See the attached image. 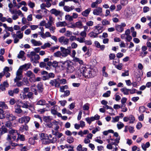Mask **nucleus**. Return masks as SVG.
<instances>
[{
	"label": "nucleus",
	"mask_w": 151,
	"mask_h": 151,
	"mask_svg": "<svg viewBox=\"0 0 151 151\" xmlns=\"http://www.w3.org/2000/svg\"><path fill=\"white\" fill-rule=\"evenodd\" d=\"M11 35L14 39V43H17L19 41V39H22L23 36V32H22L20 31L17 32L16 34L14 32H12Z\"/></svg>",
	"instance_id": "1"
},
{
	"label": "nucleus",
	"mask_w": 151,
	"mask_h": 151,
	"mask_svg": "<svg viewBox=\"0 0 151 151\" xmlns=\"http://www.w3.org/2000/svg\"><path fill=\"white\" fill-rule=\"evenodd\" d=\"M8 6L9 8V11L11 14H13L17 13L19 15H21L22 16H24V14L20 10H17L16 9H12L13 6V5L11 3L9 4Z\"/></svg>",
	"instance_id": "2"
},
{
	"label": "nucleus",
	"mask_w": 151,
	"mask_h": 151,
	"mask_svg": "<svg viewBox=\"0 0 151 151\" xmlns=\"http://www.w3.org/2000/svg\"><path fill=\"white\" fill-rule=\"evenodd\" d=\"M68 49H66L63 47H60V50L62 54V57H66L68 55H70L71 52L70 47H68Z\"/></svg>",
	"instance_id": "3"
},
{
	"label": "nucleus",
	"mask_w": 151,
	"mask_h": 151,
	"mask_svg": "<svg viewBox=\"0 0 151 151\" xmlns=\"http://www.w3.org/2000/svg\"><path fill=\"white\" fill-rule=\"evenodd\" d=\"M22 71L19 68L16 73V77L14 79V82H17L19 80H21L22 78Z\"/></svg>",
	"instance_id": "4"
},
{
	"label": "nucleus",
	"mask_w": 151,
	"mask_h": 151,
	"mask_svg": "<svg viewBox=\"0 0 151 151\" xmlns=\"http://www.w3.org/2000/svg\"><path fill=\"white\" fill-rule=\"evenodd\" d=\"M20 104H22V102L21 101H18V102H16L17 105L15 106L14 112L18 114H20L22 113V110L20 109Z\"/></svg>",
	"instance_id": "5"
},
{
	"label": "nucleus",
	"mask_w": 151,
	"mask_h": 151,
	"mask_svg": "<svg viewBox=\"0 0 151 151\" xmlns=\"http://www.w3.org/2000/svg\"><path fill=\"white\" fill-rule=\"evenodd\" d=\"M58 40L59 42L62 45H67L69 42V39L65 38L64 36L60 37Z\"/></svg>",
	"instance_id": "6"
},
{
	"label": "nucleus",
	"mask_w": 151,
	"mask_h": 151,
	"mask_svg": "<svg viewBox=\"0 0 151 151\" xmlns=\"http://www.w3.org/2000/svg\"><path fill=\"white\" fill-rule=\"evenodd\" d=\"M30 119V118L29 116H24L19 118L18 120V122L21 124L24 123L26 124L29 122Z\"/></svg>",
	"instance_id": "7"
},
{
	"label": "nucleus",
	"mask_w": 151,
	"mask_h": 151,
	"mask_svg": "<svg viewBox=\"0 0 151 151\" xmlns=\"http://www.w3.org/2000/svg\"><path fill=\"white\" fill-rule=\"evenodd\" d=\"M99 116L98 115H96L94 116H92L91 117H87L85 119V120L88 124H90L92 122L95 120H98L99 119Z\"/></svg>",
	"instance_id": "8"
},
{
	"label": "nucleus",
	"mask_w": 151,
	"mask_h": 151,
	"mask_svg": "<svg viewBox=\"0 0 151 151\" xmlns=\"http://www.w3.org/2000/svg\"><path fill=\"white\" fill-rule=\"evenodd\" d=\"M49 83L51 86H54L55 87L58 88L60 86V82H59L58 78L51 80Z\"/></svg>",
	"instance_id": "9"
},
{
	"label": "nucleus",
	"mask_w": 151,
	"mask_h": 151,
	"mask_svg": "<svg viewBox=\"0 0 151 151\" xmlns=\"http://www.w3.org/2000/svg\"><path fill=\"white\" fill-rule=\"evenodd\" d=\"M93 70L89 68H87V70L83 75V76L85 77H87L88 78H91L93 76L92 74Z\"/></svg>",
	"instance_id": "10"
},
{
	"label": "nucleus",
	"mask_w": 151,
	"mask_h": 151,
	"mask_svg": "<svg viewBox=\"0 0 151 151\" xmlns=\"http://www.w3.org/2000/svg\"><path fill=\"white\" fill-rule=\"evenodd\" d=\"M103 28L102 27L98 25L94 27L93 31L98 36L99 34L102 32Z\"/></svg>",
	"instance_id": "11"
},
{
	"label": "nucleus",
	"mask_w": 151,
	"mask_h": 151,
	"mask_svg": "<svg viewBox=\"0 0 151 151\" xmlns=\"http://www.w3.org/2000/svg\"><path fill=\"white\" fill-rule=\"evenodd\" d=\"M113 140H114V139H107V140L108 143L109 144L107 145L106 146V148L107 149H111L112 148V146H113V145H117L115 142H113Z\"/></svg>",
	"instance_id": "12"
},
{
	"label": "nucleus",
	"mask_w": 151,
	"mask_h": 151,
	"mask_svg": "<svg viewBox=\"0 0 151 151\" xmlns=\"http://www.w3.org/2000/svg\"><path fill=\"white\" fill-rule=\"evenodd\" d=\"M126 26L124 23H121L120 25H116L115 28L117 31L121 32L124 30L123 27Z\"/></svg>",
	"instance_id": "13"
},
{
	"label": "nucleus",
	"mask_w": 151,
	"mask_h": 151,
	"mask_svg": "<svg viewBox=\"0 0 151 151\" xmlns=\"http://www.w3.org/2000/svg\"><path fill=\"white\" fill-rule=\"evenodd\" d=\"M25 75L29 78L30 81L31 82L32 80L34 78L35 75L30 70L27 71L25 74Z\"/></svg>",
	"instance_id": "14"
},
{
	"label": "nucleus",
	"mask_w": 151,
	"mask_h": 151,
	"mask_svg": "<svg viewBox=\"0 0 151 151\" xmlns=\"http://www.w3.org/2000/svg\"><path fill=\"white\" fill-rule=\"evenodd\" d=\"M71 62L70 61V63H69V65H68L66 67V72L68 73H73L75 70L74 67L71 64Z\"/></svg>",
	"instance_id": "15"
},
{
	"label": "nucleus",
	"mask_w": 151,
	"mask_h": 151,
	"mask_svg": "<svg viewBox=\"0 0 151 151\" xmlns=\"http://www.w3.org/2000/svg\"><path fill=\"white\" fill-rule=\"evenodd\" d=\"M102 12V8L100 7H98L93 10V14L95 15H98L101 14Z\"/></svg>",
	"instance_id": "16"
},
{
	"label": "nucleus",
	"mask_w": 151,
	"mask_h": 151,
	"mask_svg": "<svg viewBox=\"0 0 151 151\" xmlns=\"http://www.w3.org/2000/svg\"><path fill=\"white\" fill-rule=\"evenodd\" d=\"M8 108V106L4 102L0 101V113H4L2 109H6Z\"/></svg>",
	"instance_id": "17"
},
{
	"label": "nucleus",
	"mask_w": 151,
	"mask_h": 151,
	"mask_svg": "<svg viewBox=\"0 0 151 151\" xmlns=\"http://www.w3.org/2000/svg\"><path fill=\"white\" fill-rule=\"evenodd\" d=\"M30 42L33 45L35 46H41L42 45V43L40 41H37L35 39H32Z\"/></svg>",
	"instance_id": "18"
},
{
	"label": "nucleus",
	"mask_w": 151,
	"mask_h": 151,
	"mask_svg": "<svg viewBox=\"0 0 151 151\" xmlns=\"http://www.w3.org/2000/svg\"><path fill=\"white\" fill-rule=\"evenodd\" d=\"M50 12L51 14H54L56 16H58L61 13L60 11L57 10L55 9H51Z\"/></svg>",
	"instance_id": "19"
},
{
	"label": "nucleus",
	"mask_w": 151,
	"mask_h": 151,
	"mask_svg": "<svg viewBox=\"0 0 151 151\" xmlns=\"http://www.w3.org/2000/svg\"><path fill=\"white\" fill-rule=\"evenodd\" d=\"M70 63V61L67 60L65 61H61L59 62L61 67L63 68L67 67L68 65H69V63Z\"/></svg>",
	"instance_id": "20"
},
{
	"label": "nucleus",
	"mask_w": 151,
	"mask_h": 151,
	"mask_svg": "<svg viewBox=\"0 0 151 151\" xmlns=\"http://www.w3.org/2000/svg\"><path fill=\"white\" fill-rule=\"evenodd\" d=\"M31 65V64L29 63L25 64L22 65L19 68L22 71L23 70H27L29 68Z\"/></svg>",
	"instance_id": "21"
},
{
	"label": "nucleus",
	"mask_w": 151,
	"mask_h": 151,
	"mask_svg": "<svg viewBox=\"0 0 151 151\" xmlns=\"http://www.w3.org/2000/svg\"><path fill=\"white\" fill-rule=\"evenodd\" d=\"M24 54L25 52L21 50L20 51L17 57L18 58H22L23 60H24L26 58L24 57Z\"/></svg>",
	"instance_id": "22"
},
{
	"label": "nucleus",
	"mask_w": 151,
	"mask_h": 151,
	"mask_svg": "<svg viewBox=\"0 0 151 151\" xmlns=\"http://www.w3.org/2000/svg\"><path fill=\"white\" fill-rule=\"evenodd\" d=\"M56 26L57 27H65L67 25V23L65 21L58 22L56 23Z\"/></svg>",
	"instance_id": "23"
},
{
	"label": "nucleus",
	"mask_w": 151,
	"mask_h": 151,
	"mask_svg": "<svg viewBox=\"0 0 151 151\" xmlns=\"http://www.w3.org/2000/svg\"><path fill=\"white\" fill-rule=\"evenodd\" d=\"M17 117L12 114H6V118L9 121H13L16 119Z\"/></svg>",
	"instance_id": "24"
},
{
	"label": "nucleus",
	"mask_w": 151,
	"mask_h": 151,
	"mask_svg": "<svg viewBox=\"0 0 151 151\" xmlns=\"http://www.w3.org/2000/svg\"><path fill=\"white\" fill-rule=\"evenodd\" d=\"M8 84L7 82L5 81L4 82L3 84H1L0 85V89L2 91H4L5 90L6 87H7L8 86Z\"/></svg>",
	"instance_id": "25"
},
{
	"label": "nucleus",
	"mask_w": 151,
	"mask_h": 151,
	"mask_svg": "<svg viewBox=\"0 0 151 151\" xmlns=\"http://www.w3.org/2000/svg\"><path fill=\"white\" fill-rule=\"evenodd\" d=\"M91 11V8H88L82 13V15L85 17H87Z\"/></svg>",
	"instance_id": "26"
},
{
	"label": "nucleus",
	"mask_w": 151,
	"mask_h": 151,
	"mask_svg": "<svg viewBox=\"0 0 151 151\" xmlns=\"http://www.w3.org/2000/svg\"><path fill=\"white\" fill-rule=\"evenodd\" d=\"M75 27L79 28H81L83 26L82 22L81 21H78L74 23Z\"/></svg>",
	"instance_id": "27"
},
{
	"label": "nucleus",
	"mask_w": 151,
	"mask_h": 151,
	"mask_svg": "<svg viewBox=\"0 0 151 151\" xmlns=\"http://www.w3.org/2000/svg\"><path fill=\"white\" fill-rule=\"evenodd\" d=\"M34 60L33 59V58H31V61L33 63H37V60H38L40 58V57L39 55L36 54L34 56Z\"/></svg>",
	"instance_id": "28"
},
{
	"label": "nucleus",
	"mask_w": 151,
	"mask_h": 151,
	"mask_svg": "<svg viewBox=\"0 0 151 151\" xmlns=\"http://www.w3.org/2000/svg\"><path fill=\"white\" fill-rule=\"evenodd\" d=\"M58 106L57 105L54 106L51 108V111L52 114L53 115H55L57 112V111Z\"/></svg>",
	"instance_id": "29"
},
{
	"label": "nucleus",
	"mask_w": 151,
	"mask_h": 151,
	"mask_svg": "<svg viewBox=\"0 0 151 151\" xmlns=\"http://www.w3.org/2000/svg\"><path fill=\"white\" fill-rule=\"evenodd\" d=\"M88 35L90 37L93 38H96L98 37L97 35L93 31L89 33Z\"/></svg>",
	"instance_id": "30"
},
{
	"label": "nucleus",
	"mask_w": 151,
	"mask_h": 151,
	"mask_svg": "<svg viewBox=\"0 0 151 151\" xmlns=\"http://www.w3.org/2000/svg\"><path fill=\"white\" fill-rule=\"evenodd\" d=\"M77 150L78 151H87V149L86 148L82 147V145L79 144L77 147Z\"/></svg>",
	"instance_id": "31"
},
{
	"label": "nucleus",
	"mask_w": 151,
	"mask_h": 151,
	"mask_svg": "<svg viewBox=\"0 0 151 151\" xmlns=\"http://www.w3.org/2000/svg\"><path fill=\"white\" fill-rule=\"evenodd\" d=\"M42 1H44L46 2V4L47 5V8L50 7L51 5V3L52 2V0H42Z\"/></svg>",
	"instance_id": "32"
},
{
	"label": "nucleus",
	"mask_w": 151,
	"mask_h": 151,
	"mask_svg": "<svg viewBox=\"0 0 151 151\" xmlns=\"http://www.w3.org/2000/svg\"><path fill=\"white\" fill-rule=\"evenodd\" d=\"M28 129V127L26 124L22 125L19 128V130L22 132H23L24 131H27Z\"/></svg>",
	"instance_id": "33"
},
{
	"label": "nucleus",
	"mask_w": 151,
	"mask_h": 151,
	"mask_svg": "<svg viewBox=\"0 0 151 151\" xmlns=\"http://www.w3.org/2000/svg\"><path fill=\"white\" fill-rule=\"evenodd\" d=\"M40 138L41 140H42L45 139H48V137L46 134L42 133L40 134Z\"/></svg>",
	"instance_id": "34"
},
{
	"label": "nucleus",
	"mask_w": 151,
	"mask_h": 151,
	"mask_svg": "<svg viewBox=\"0 0 151 151\" xmlns=\"http://www.w3.org/2000/svg\"><path fill=\"white\" fill-rule=\"evenodd\" d=\"M150 146V144L149 142L146 143L145 144H142V147L143 149L145 151L146 150V148H148Z\"/></svg>",
	"instance_id": "35"
},
{
	"label": "nucleus",
	"mask_w": 151,
	"mask_h": 151,
	"mask_svg": "<svg viewBox=\"0 0 151 151\" xmlns=\"http://www.w3.org/2000/svg\"><path fill=\"white\" fill-rule=\"evenodd\" d=\"M58 123L57 122H54L53 126L55 130L58 132V130L59 128V126L58 125Z\"/></svg>",
	"instance_id": "36"
},
{
	"label": "nucleus",
	"mask_w": 151,
	"mask_h": 151,
	"mask_svg": "<svg viewBox=\"0 0 151 151\" xmlns=\"http://www.w3.org/2000/svg\"><path fill=\"white\" fill-rule=\"evenodd\" d=\"M87 68H86L85 67L83 66H81L80 68V73L83 75L84 74V73L85 72V71H86V70H87Z\"/></svg>",
	"instance_id": "37"
},
{
	"label": "nucleus",
	"mask_w": 151,
	"mask_h": 151,
	"mask_svg": "<svg viewBox=\"0 0 151 151\" xmlns=\"http://www.w3.org/2000/svg\"><path fill=\"white\" fill-rule=\"evenodd\" d=\"M65 19L69 22H71L73 20L72 16L69 14H67L65 15Z\"/></svg>",
	"instance_id": "38"
},
{
	"label": "nucleus",
	"mask_w": 151,
	"mask_h": 151,
	"mask_svg": "<svg viewBox=\"0 0 151 151\" xmlns=\"http://www.w3.org/2000/svg\"><path fill=\"white\" fill-rule=\"evenodd\" d=\"M121 90L124 94L128 95L129 94V92L130 91V89H127L126 88H122Z\"/></svg>",
	"instance_id": "39"
},
{
	"label": "nucleus",
	"mask_w": 151,
	"mask_h": 151,
	"mask_svg": "<svg viewBox=\"0 0 151 151\" xmlns=\"http://www.w3.org/2000/svg\"><path fill=\"white\" fill-rule=\"evenodd\" d=\"M30 89L31 91L34 92L35 95H37V90L35 88V84H34L31 87Z\"/></svg>",
	"instance_id": "40"
},
{
	"label": "nucleus",
	"mask_w": 151,
	"mask_h": 151,
	"mask_svg": "<svg viewBox=\"0 0 151 151\" xmlns=\"http://www.w3.org/2000/svg\"><path fill=\"white\" fill-rule=\"evenodd\" d=\"M73 60L75 62H78L81 65H83V61L78 58H73Z\"/></svg>",
	"instance_id": "41"
},
{
	"label": "nucleus",
	"mask_w": 151,
	"mask_h": 151,
	"mask_svg": "<svg viewBox=\"0 0 151 151\" xmlns=\"http://www.w3.org/2000/svg\"><path fill=\"white\" fill-rule=\"evenodd\" d=\"M54 56L57 57H62V54L61 52L58 51L54 53Z\"/></svg>",
	"instance_id": "42"
},
{
	"label": "nucleus",
	"mask_w": 151,
	"mask_h": 151,
	"mask_svg": "<svg viewBox=\"0 0 151 151\" xmlns=\"http://www.w3.org/2000/svg\"><path fill=\"white\" fill-rule=\"evenodd\" d=\"M76 40L77 41L79 42L80 43H83L84 42L85 38L83 37H76Z\"/></svg>",
	"instance_id": "43"
},
{
	"label": "nucleus",
	"mask_w": 151,
	"mask_h": 151,
	"mask_svg": "<svg viewBox=\"0 0 151 151\" xmlns=\"http://www.w3.org/2000/svg\"><path fill=\"white\" fill-rule=\"evenodd\" d=\"M102 23L103 26L109 25L110 24V21L106 19L103 20L102 21Z\"/></svg>",
	"instance_id": "44"
},
{
	"label": "nucleus",
	"mask_w": 151,
	"mask_h": 151,
	"mask_svg": "<svg viewBox=\"0 0 151 151\" xmlns=\"http://www.w3.org/2000/svg\"><path fill=\"white\" fill-rule=\"evenodd\" d=\"M43 121L46 122H47L50 121L51 120V118L50 116H44L43 117Z\"/></svg>",
	"instance_id": "45"
},
{
	"label": "nucleus",
	"mask_w": 151,
	"mask_h": 151,
	"mask_svg": "<svg viewBox=\"0 0 151 151\" xmlns=\"http://www.w3.org/2000/svg\"><path fill=\"white\" fill-rule=\"evenodd\" d=\"M46 104V101L44 100H40L38 101L37 103V105H44Z\"/></svg>",
	"instance_id": "46"
},
{
	"label": "nucleus",
	"mask_w": 151,
	"mask_h": 151,
	"mask_svg": "<svg viewBox=\"0 0 151 151\" xmlns=\"http://www.w3.org/2000/svg\"><path fill=\"white\" fill-rule=\"evenodd\" d=\"M51 44L49 42L45 43L44 45L41 46V48L43 49H45L47 47H49L51 46Z\"/></svg>",
	"instance_id": "47"
},
{
	"label": "nucleus",
	"mask_w": 151,
	"mask_h": 151,
	"mask_svg": "<svg viewBox=\"0 0 151 151\" xmlns=\"http://www.w3.org/2000/svg\"><path fill=\"white\" fill-rule=\"evenodd\" d=\"M59 87H60V91L61 92H64L65 89H67L68 88V86L67 85H65L61 86H60Z\"/></svg>",
	"instance_id": "48"
},
{
	"label": "nucleus",
	"mask_w": 151,
	"mask_h": 151,
	"mask_svg": "<svg viewBox=\"0 0 151 151\" xmlns=\"http://www.w3.org/2000/svg\"><path fill=\"white\" fill-rule=\"evenodd\" d=\"M28 5L29 7L31 9H33L35 6V4L34 2H31L30 1H28Z\"/></svg>",
	"instance_id": "49"
},
{
	"label": "nucleus",
	"mask_w": 151,
	"mask_h": 151,
	"mask_svg": "<svg viewBox=\"0 0 151 151\" xmlns=\"http://www.w3.org/2000/svg\"><path fill=\"white\" fill-rule=\"evenodd\" d=\"M129 120L130 121L129 123L130 124L133 123L135 120L134 117L132 115H130L129 116Z\"/></svg>",
	"instance_id": "50"
},
{
	"label": "nucleus",
	"mask_w": 151,
	"mask_h": 151,
	"mask_svg": "<svg viewBox=\"0 0 151 151\" xmlns=\"http://www.w3.org/2000/svg\"><path fill=\"white\" fill-rule=\"evenodd\" d=\"M59 63V62H58L56 61H54L52 62V66L55 68L59 67L60 66L58 65Z\"/></svg>",
	"instance_id": "51"
},
{
	"label": "nucleus",
	"mask_w": 151,
	"mask_h": 151,
	"mask_svg": "<svg viewBox=\"0 0 151 151\" xmlns=\"http://www.w3.org/2000/svg\"><path fill=\"white\" fill-rule=\"evenodd\" d=\"M38 89L40 92H42L43 91V87L42 85L41 84H39L37 86Z\"/></svg>",
	"instance_id": "52"
},
{
	"label": "nucleus",
	"mask_w": 151,
	"mask_h": 151,
	"mask_svg": "<svg viewBox=\"0 0 151 151\" xmlns=\"http://www.w3.org/2000/svg\"><path fill=\"white\" fill-rule=\"evenodd\" d=\"M59 80V82H60V84H64L67 83V81L65 79H60L59 78H58Z\"/></svg>",
	"instance_id": "53"
},
{
	"label": "nucleus",
	"mask_w": 151,
	"mask_h": 151,
	"mask_svg": "<svg viewBox=\"0 0 151 151\" xmlns=\"http://www.w3.org/2000/svg\"><path fill=\"white\" fill-rule=\"evenodd\" d=\"M124 126V124L121 122H119L117 124V126L118 129H122Z\"/></svg>",
	"instance_id": "54"
},
{
	"label": "nucleus",
	"mask_w": 151,
	"mask_h": 151,
	"mask_svg": "<svg viewBox=\"0 0 151 151\" xmlns=\"http://www.w3.org/2000/svg\"><path fill=\"white\" fill-rule=\"evenodd\" d=\"M42 142L43 144L47 145L50 143L51 142L48 139H45L42 140Z\"/></svg>",
	"instance_id": "55"
},
{
	"label": "nucleus",
	"mask_w": 151,
	"mask_h": 151,
	"mask_svg": "<svg viewBox=\"0 0 151 151\" xmlns=\"http://www.w3.org/2000/svg\"><path fill=\"white\" fill-rule=\"evenodd\" d=\"M127 100V99L126 98L124 97L122 98L121 100V102L122 103V107L123 106H124V105H125V103H126Z\"/></svg>",
	"instance_id": "56"
},
{
	"label": "nucleus",
	"mask_w": 151,
	"mask_h": 151,
	"mask_svg": "<svg viewBox=\"0 0 151 151\" xmlns=\"http://www.w3.org/2000/svg\"><path fill=\"white\" fill-rule=\"evenodd\" d=\"M67 142L69 143L70 144L74 141V139L72 137H68L67 138Z\"/></svg>",
	"instance_id": "57"
},
{
	"label": "nucleus",
	"mask_w": 151,
	"mask_h": 151,
	"mask_svg": "<svg viewBox=\"0 0 151 151\" xmlns=\"http://www.w3.org/2000/svg\"><path fill=\"white\" fill-rule=\"evenodd\" d=\"M19 139H20L21 141H24V136L19 134L18 137L17 139V141Z\"/></svg>",
	"instance_id": "58"
},
{
	"label": "nucleus",
	"mask_w": 151,
	"mask_h": 151,
	"mask_svg": "<svg viewBox=\"0 0 151 151\" xmlns=\"http://www.w3.org/2000/svg\"><path fill=\"white\" fill-rule=\"evenodd\" d=\"M80 35L81 37L85 38L87 34L85 31H83L80 32Z\"/></svg>",
	"instance_id": "59"
},
{
	"label": "nucleus",
	"mask_w": 151,
	"mask_h": 151,
	"mask_svg": "<svg viewBox=\"0 0 151 151\" xmlns=\"http://www.w3.org/2000/svg\"><path fill=\"white\" fill-rule=\"evenodd\" d=\"M54 123V122H50L47 124L45 125L47 127L49 128H52L53 127Z\"/></svg>",
	"instance_id": "60"
},
{
	"label": "nucleus",
	"mask_w": 151,
	"mask_h": 151,
	"mask_svg": "<svg viewBox=\"0 0 151 151\" xmlns=\"http://www.w3.org/2000/svg\"><path fill=\"white\" fill-rule=\"evenodd\" d=\"M93 24V22L92 21H89L87 22L86 23V25L88 27L92 26Z\"/></svg>",
	"instance_id": "61"
},
{
	"label": "nucleus",
	"mask_w": 151,
	"mask_h": 151,
	"mask_svg": "<svg viewBox=\"0 0 151 151\" xmlns=\"http://www.w3.org/2000/svg\"><path fill=\"white\" fill-rule=\"evenodd\" d=\"M66 26H67L68 28L73 29L75 28L74 23H70L68 24L67 23V25Z\"/></svg>",
	"instance_id": "62"
},
{
	"label": "nucleus",
	"mask_w": 151,
	"mask_h": 151,
	"mask_svg": "<svg viewBox=\"0 0 151 151\" xmlns=\"http://www.w3.org/2000/svg\"><path fill=\"white\" fill-rule=\"evenodd\" d=\"M111 92L110 91H107L106 93L103 94V96L104 97H108L110 96Z\"/></svg>",
	"instance_id": "63"
},
{
	"label": "nucleus",
	"mask_w": 151,
	"mask_h": 151,
	"mask_svg": "<svg viewBox=\"0 0 151 151\" xmlns=\"http://www.w3.org/2000/svg\"><path fill=\"white\" fill-rule=\"evenodd\" d=\"M65 35L66 37H70V36H71L72 35V33L71 31L69 30L66 31V33L65 34Z\"/></svg>",
	"instance_id": "64"
}]
</instances>
